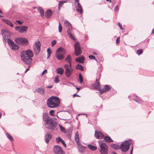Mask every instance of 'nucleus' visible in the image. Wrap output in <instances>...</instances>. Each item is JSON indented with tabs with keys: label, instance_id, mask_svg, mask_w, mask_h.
I'll list each match as a JSON object with an SVG mask.
<instances>
[{
	"label": "nucleus",
	"instance_id": "1",
	"mask_svg": "<svg viewBox=\"0 0 154 154\" xmlns=\"http://www.w3.org/2000/svg\"><path fill=\"white\" fill-rule=\"evenodd\" d=\"M42 118L45 127L48 129L54 130L57 126V124L54 122L53 119L46 112L43 114Z\"/></svg>",
	"mask_w": 154,
	"mask_h": 154
},
{
	"label": "nucleus",
	"instance_id": "2",
	"mask_svg": "<svg viewBox=\"0 0 154 154\" xmlns=\"http://www.w3.org/2000/svg\"><path fill=\"white\" fill-rule=\"evenodd\" d=\"M21 60L26 64H31L32 59L31 57L33 56V52L29 49L26 51H23L21 53Z\"/></svg>",
	"mask_w": 154,
	"mask_h": 154
},
{
	"label": "nucleus",
	"instance_id": "3",
	"mask_svg": "<svg viewBox=\"0 0 154 154\" xmlns=\"http://www.w3.org/2000/svg\"><path fill=\"white\" fill-rule=\"evenodd\" d=\"M48 106L51 108L57 107L60 104L59 99L56 97H52L48 98L47 101Z\"/></svg>",
	"mask_w": 154,
	"mask_h": 154
},
{
	"label": "nucleus",
	"instance_id": "4",
	"mask_svg": "<svg viewBox=\"0 0 154 154\" xmlns=\"http://www.w3.org/2000/svg\"><path fill=\"white\" fill-rule=\"evenodd\" d=\"M100 148V152L101 154H107L108 153V147L106 143H102L101 140L98 141Z\"/></svg>",
	"mask_w": 154,
	"mask_h": 154
},
{
	"label": "nucleus",
	"instance_id": "5",
	"mask_svg": "<svg viewBox=\"0 0 154 154\" xmlns=\"http://www.w3.org/2000/svg\"><path fill=\"white\" fill-rule=\"evenodd\" d=\"M65 49L62 47L59 48L56 52V56L58 60H62L64 58V54L65 53Z\"/></svg>",
	"mask_w": 154,
	"mask_h": 154
},
{
	"label": "nucleus",
	"instance_id": "6",
	"mask_svg": "<svg viewBox=\"0 0 154 154\" xmlns=\"http://www.w3.org/2000/svg\"><path fill=\"white\" fill-rule=\"evenodd\" d=\"M64 25L68 29L67 32L69 37L70 38H75V37L72 34L71 29H72V26L70 23L67 20L64 21Z\"/></svg>",
	"mask_w": 154,
	"mask_h": 154
},
{
	"label": "nucleus",
	"instance_id": "7",
	"mask_svg": "<svg viewBox=\"0 0 154 154\" xmlns=\"http://www.w3.org/2000/svg\"><path fill=\"white\" fill-rule=\"evenodd\" d=\"M131 143V140L123 142L120 145V149L122 151L124 152L128 151L129 149Z\"/></svg>",
	"mask_w": 154,
	"mask_h": 154
},
{
	"label": "nucleus",
	"instance_id": "8",
	"mask_svg": "<svg viewBox=\"0 0 154 154\" xmlns=\"http://www.w3.org/2000/svg\"><path fill=\"white\" fill-rule=\"evenodd\" d=\"M15 29L17 31L20 33H22L27 31L28 27L25 26H19L15 27Z\"/></svg>",
	"mask_w": 154,
	"mask_h": 154
},
{
	"label": "nucleus",
	"instance_id": "9",
	"mask_svg": "<svg viewBox=\"0 0 154 154\" xmlns=\"http://www.w3.org/2000/svg\"><path fill=\"white\" fill-rule=\"evenodd\" d=\"M75 51L76 56H78L82 53L79 43V42H76L74 45Z\"/></svg>",
	"mask_w": 154,
	"mask_h": 154
},
{
	"label": "nucleus",
	"instance_id": "10",
	"mask_svg": "<svg viewBox=\"0 0 154 154\" xmlns=\"http://www.w3.org/2000/svg\"><path fill=\"white\" fill-rule=\"evenodd\" d=\"M41 44L39 41H36L33 46L34 51L35 54H38L40 52L41 49Z\"/></svg>",
	"mask_w": 154,
	"mask_h": 154
},
{
	"label": "nucleus",
	"instance_id": "11",
	"mask_svg": "<svg viewBox=\"0 0 154 154\" xmlns=\"http://www.w3.org/2000/svg\"><path fill=\"white\" fill-rule=\"evenodd\" d=\"M53 150L55 154H65L62 148L59 146H55Z\"/></svg>",
	"mask_w": 154,
	"mask_h": 154
},
{
	"label": "nucleus",
	"instance_id": "12",
	"mask_svg": "<svg viewBox=\"0 0 154 154\" xmlns=\"http://www.w3.org/2000/svg\"><path fill=\"white\" fill-rule=\"evenodd\" d=\"M7 42L10 48L13 50H17L19 49V46L15 44L11 39H7Z\"/></svg>",
	"mask_w": 154,
	"mask_h": 154
},
{
	"label": "nucleus",
	"instance_id": "13",
	"mask_svg": "<svg viewBox=\"0 0 154 154\" xmlns=\"http://www.w3.org/2000/svg\"><path fill=\"white\" fill-rule=\"evenodd\" d=\"M16 43L20 45H27L28 44L27 39H15Z\"/></svg>",
	"mask_w": 154,
	"mask_h": 154
},
{
	"label": "nucleus",
	"instance_id": "14",
	"mask_svg": "<svg viewBox=\"0 0 154 154\" xmlns=\"http://www.w3.org/2000/svg\"><path fill=\"white\" fill-rule=\"evenodd\" d=\"M73 70L72 68H67L65 69V74L66 76L67 77H69L71 75Z\"/></svg>",
	"mask_w": 154,
	"mask_h": 154
},
{
	"label": "nucleus",
	"instance_id": "15",
	"mask_svg": "<svg viewBox=\"0 0 154 154\" xmlns=\"http://www.w3.org/2000/svg\"><path fill=\"white\" fill-rule=\"evenodd\" d=\"M110 88L108 85H105L104 88L102 89H100L98 90L100 92V94H101L103 93L108 91Z\"/></svg>",
	"mask_w": 154,
	"mask_h": 154
},
{
	"label": "nucleus",
	"instance_id": "16",
	"mask_svg": "<svg viewBox=\"0 0 154 154\" xmlns=\"http://www.w3.org/2000/svg\"><path fill=\"white\" fill-rule=\"evenodd\" d=\"M95 136L97 139H102L104 136L103 134L101 131H96L95 132Z\"/></svg>",
	"mask_w": 154,
	"mask_h": 154
},
{
	"label": "nucleus",
	"instance_id": "17",
	"mask_svg": "<svg viewBox=\"0 0 154 154\" xmlns=\"http://www.w3.org/2000/svg\"><path fill=\"white\" fill-rule=\"evenodd\" d=\"M52 135L49 132H47L45 136V142L46 143H48L50 140L51 139Z\"/></svg>",
	"mask_w": 154,
	"mask_h": 154
},
{
	"label": "nucleus",
	"instance_id": "18",
	"mask_svg": "<svg viewBox=\"0 0 154 154\" xmlns=\"http://www.w3.org/2000/svg\"><path fill=\"white\" fill-rule=\"evenodd\" d=\"M1 31L2 35L5 36V38H8L7 36L8 37L11 35L10 32L7 30L2 29Z\"/></svg>",
	"mask_w": 154,
	"mask_h": 154
},
{
	"label": "nucleus",
	"instance_id": "19",
	"mask_svg": "<svg viewBox=\"0 0 154 154\" xmlns=\"http://www.w3.org/2000/svg\"><path fill=\"white\" fill-rule=\"evenodd\" d=\"M85 58L82 56L80 57H78L75 59L76 62L81 63H83L84 62Z\"/></svg>",
	"mask_w": 154,
	"mask_h": 154
},
{
	"label": "nucleus",
	"instance_id": "20",
	"mask_svg": "<svg viewBox=\"0 0 154 154\" xmlns=\"http://www.w3.org/2000/svg\"><path fill=\"white\" fill-rule=\"evenodd\" d=\"M93 87L95 89H99L100 88V83L97 81V79L96 80L94 83L93 85Z\"/></svg>",
	"mask_w": 154,
	"mask_h": 154
},
{
	"label": "nucleus",
	"instance_id": "21",
	"mask_svg": "<svg viewBox=\"0 0 154 154\" xmlns=\"http://www.w3.org/2000/svg\"><path fill=\"white\" fill-rule=\"evenodd\" d=\"M52 12L51 10H47L45 13V16L47 18H49L52 15Z\"/></svg>",
	"mask_w": 154,
	"mask_h": 154
},
{
	"label": "nucleus",
	"instance_id": "22",
	"mask_svg": "<svg viewBox=\"0 0 154 154\" xmlns=\"http://www.w3.org/2000/svg\"><path fill=\"white\" fill-rule=\"evenodd\" d=\"M56 72L57 73L59 74L62 75L63 74L64 70L61 67H59L57 68L56 70Z\"/></svg>",
	"mask_w": 154,
	"mask_h": 154
},
{
	"label": "nucleus",
	"instance_id": "23",
	"mask_svg": "<svg viewBox=\"0 0 154 154\" xmlns=\"http://www.w3.org/2000/svg\"><path fill=\"white\" fill-rule=\"evenodd\" d=\"M45 91V89L43 88H38L36 89L35 91H37L41 94H44Z\"/></svg>",
	"mask_w": 154,
	"mask_h": 154
},
{
	"label": "nucleus",
	"instance_id": "24",
	"mask_svg": "<svg viewBox=\"0 0 154 154\" xmlns=\"http://www.w3.org/2000/svg\"><path fill=\"white\" fill-rule=\"evenodd\" d=\"M103 139L106 142L109 143L113 141V140L112 139L111 137L108 136L104 137Z\"/></svg>",
	"mask_w": 154,
	"mask_h": 154
},
{
	"label": "nucleus",
	"instance_id": "25",
	"mask_svg": "<svg viewBox=\"0 0 154 154\" xmlns=\"http://www.w3.org/2000/svg\"><path fill=\"white\" fill-rule=\"evenodd\" d=\"M88 147L89 149L92 151H94L97 149L96 146L91 144H89L88 146Z\"/></svg>",
	"mask_w": 154,
	"mask_h": 154
},
{
	"label": "nucleus",
	"instance_id": "26",
	"mask_svg": "<svg viewBox=\"0 0 154 154\" xmlns=\"http://www.w3.org/2000/svg\"><path fill=\"white\" fill-rule=\"evenodd\" d=\"M37 10L40 12L41 16L42 17H43L44 16V11L43 9L41 7H39L38 8Z\"/></svg>",
	"mask_w": 154,
	"mask_h": 154
},
{
	"label": "nucleus",
	"instance_id": "27",
	"mask_svg": "<svg viewBox=\"0 0 154 154\" xmlns=\"http://www.w3.org/2000/svg\"><path fill=\"white\" fill-rule=\"evenodd\" d=\"M112 147L115 149H120V146L117 144H112L111 146Z\"/></svg>",
	"mask_w": 154,
	"mask_h": 154
},
{
	"label": "nucleus",
	"instance_id": "28",
	"mask_svg": "<svg viewBox=\"0 0 154 154\" xmlns=\"http://www.w3.org/2000/svg\"><path fill=\"white\" fill-rule=\"evenodd\" d=\"M76 69L82 71H83L84 70L83 66L79 64H77V65L76 67Z\"/></svg>",
	"mask_w": 154,
	"mask_h": 154
},
{
	"label": "nucleus",
	"instance_id": "29",
	"mask_svg": "<svg viewBox=\"0 0 154 154\" xmlns=\"http://www.w3.org/2000/svg\"><path fill=\"white\" fill-rule=\"evenodd\" d=\"M78 148L79 149V151L82 153H83L85 150V147L83 146L78 147Z\"/></svg>",
	"mask_w": 154,
	"mask_h": 154
},
{
	"label": "nucleus",
	"instance_id": "30",
	"mask_svg": "<svg viewBox=\"0 0 154 154\" xmlns=\"http://www.w3.org/2000/svg\"><path fill=\"white\" fill-rule=\"evenodd\" d=\"M5 22L7 24L9 25V26H11L12 27H13V25L10 21L8 20H5Z\"/></svg>",
	"mask_w": 154,
	"mask_h": 154
},
{
	"label": "nucleus",
	"instance_id": "31",
	"mask_svg": "<svg viewBox=\"0 0 154 154\" xmlns=\"http://www.w3.org/2000/svg\"><path fill=\"white\" fill-rule=\"evenodd\" d=\"M59 76L58 75H57L54 78V82L56 83H58L59 82Z\"/></svg>",
	"mask_w": 154,
	"mask_h": 154
},
{
	"label": "nucleus",
	"instance_id": "32",
	"mask_svg": "<svg viewBox=\"0 0 154 154\" xmlns=\"http://www.w3.org/2000/svg\"><path fill=\"white\" fill-rule=\"evenodd\" d=\"M6 135L9 139H10L11 140H13V138L12 136L10 135V134H9L8 133H6Z\"/></svg>",
	"mask_w": 154,
	"mask_h": 154
},
{
	"label": "nucleus",
	"instance_id": "33",
	"mask_svg": "<svg viewBox=\"0 0 154 154\" xmlns=\"http://www.w3.org/2000/svg\"><path fill=\"white\" fill-rule=\"evenodd\" d=\"M78 12L81 14L82 13V7H76Z\"/></svg>",
	"mask_w": 154,
	"mask_h": 154
},
{
	"label": "nucleus",
	"instance_id": "34",
	"mask_svg": "<svg viewBox=\"0 0 154 154\" xmlns=\"http://www.w3.org/2000/svg\"><path fill=\"white\" fill-rule=\"evenodd\" d=\"M47 52L48 53V56L47 59H48L50 57V56L51 54V50L50 49V48H48L47 49Z\"/></svg>",
	"mask_w": 154,
	"mask_h": 154
},
{
	"label": "nucleus",
	"instance_id": "35",
	"mask_svg": "<svg viewBox=\"0 0 154 154\" xmlns=\"http://www.w3.org/2000/svg\"><path fill=\"white\" fill-rule=\"evenodd\" d=\"M79 81L80 83H82L83 82V79L82 77L81 74H79Z\"/></svg>",
	"mask_w": 154,
	"mask_h": 154
},
{
	"label": "nucleus",
	"instance_id": "36",
	"mask_svg": "<svg viewBox=\"0 0 154 154\" xmlns=\"http://www.w3.org/2000/svg\"><path fill=\"white\" fill-rule=\"evenodd\" d=\"M65 60H66L68 61V62H71L72 59H71V58L70 57V56L69 55H68L67 57Z\"/></svg>",
	"mask_w": 154,
	"mask_h": 154
},
{
	"label": "nucleus",
	"instance_id": "37",
	"mask_svg": "<svg viewBox=\"0 0 154 154\" xmlns=\"http://www.w3.org/2000/svg\"><path fill=\"white\" fill-rule=\"evenodd\" d=\"M59 126L60 127V128L61 131L62 132H63L65 133H66V131L65 130V128L64 127H63V126H61L60 125H59Z\"/></svg>",
	"mask_w": 154,
	"mask_h": 154
},
{
	"label": "nucleus",
	"instance_id": "38",
	"mask_svg": "<svg viewBox=\"0 0 154 154\" xmlns=\"http://www.w3.org/2000/svg\"><path fill=\"white\" fill-rule=\"evenodd\" d=\"M58 29L59 32H61L62 31V27L60 22L59 23Z\"/></svg>",
	"mask_w": 154,
	"mask_h": 154
},
{
	"label": "nucleus",
	"instance_id": "39",
	"mask_svg": "<svg viewBox=\"0 0 154 154\" xmlns=\"http://www.w3.org/2000/svg\"><path fill=\"white\" fill-rule=\"evenodd\" d=\"M75 140H79V134L78 132H76L75 134Z\"/></svg>",
	"mask_w": 154,
	"mask_h": 154
},
{
	"label": "nucleus",
	"instance_id": "40",
	"mask_svg": "<svg viewBox=\"0 0 154 154\" xmlns=\"http://www.w3.org/2000/svg\"><path fill=\"white\" fill-rule=\"evenodd\" d=\"M75 141L78 145V147L81 146H82L81 143L79 142V140H75Z\"/></svg>",
	"mask_w": 154,
	"mask_h": 154
},
{
	"label": "nucleus",
	"instance_id": "41",
	"mask_svg": "<svg viewBox=\"0 0 154 154\" xmlns=\"http://www.w3.org/2000/svg\"><path fill=\"white\" fill-rule=\"evenodd\" d=\"M63 2L60 1L59 2V4H58V6H59V10H60V7L62 6L63 4Z\"/></svg>",
	"mask_w": 154,
	"mask_h": 154
},
{
	"label": "nucleus",
	"instance_id": "42",
	"mask_svg": "<svg viewBox=\"0 0 154 154\" xmlns=\"http://www.w3.org/2000/svg\"><path fill=\"white\" fill-rule=\"evenodd\" d=\"M142 52L143 51L142 49H141L138 50L137 51V54L139 55L141 54L142 53Z\"/></svg>",
	"mask_w": 154,
	"mask_h": 154
},
{
	"label": "nucleus",
	"instance_id": "43",
	"mask_svg": "<svg viewBox=\"0 0 154 154\" xmlns=\"http://www.w3.org/2000/svg\"><path fill=\"white\" fill-rule=\"evenodd\" d=\"M89 59L91 60H94L96 61H97L95 57L93 55H90L89 56Z\"/></svg>",
	"mask_w": 154,
	"mask_h": 154
},
{
	"label": "nucleus",
	"instance_id": "44",
	"mask_svg": "<svg viewBox=\"0 0 154 154\" xmlns=\"http://www.w3.org/2000/svg\"><path fill=\"white\" fill-rule=\"evenodd\" d=\"M62 139L60 137H57L56 138V141L57 143H60Z\"/></svg>",
	"mask_w": 154,
	"mask_h": 154
},
{
	"label": "nucleus",
	"instance_id": "45",
	"mask_svg": "<svg viewBox=\"0 0 154 154\" xmlns=\"http://www.w3.org/2000/svg\"><path fill=\"white\" fill-rule=\"evenodd\" d=\"M55 111L54 110H51L49 112V114L51 116H54V112Z\"/></svg>",
	"mask_w": 154,
	"mask_h": 154
},
{
	"label": "nucleus",
	"instance_id": "46",
	"mask_svg": "<svg viewBox=\"0 0 154 154\" xmlns=\"http://www.w3.org/2000/svg\"><path fill=\"white\" fill-rule=\"evenodd\" d=\"M60 142L65 147H66V144L64 141L63 140H62Z\"/></svg>",
	"mask_w": 154,
	"mask_h": 154
},
{
	"label": "nucleus",
	"instance_id": "47",
	"mask_svg": "<svg viewBox=\"0 0 154 154\" xmlns=\"http://www.w3.org/2000/svg\"><path fill=\"white\" fill-rule=\"evenodd\" d=\"M16 22L20 25H22L23 24V22L20 20H17Z\"/></svg>",
	"mask_w": 154,
	"mask_h": 154
},
{
	"label": "nucleus",
	"instance_id": "48",
	"mask_svg": "<svg viewBox=\"0 0 154 154\" xmlns=\"http://www.w3.org/2000/svg\"><path fill=\"white\" fill-rule=\"evenodd\" d=\"M118 25L119 26V28H120V29H122V30L124 29L122 27V24H121V23H118Z\"/></svg>",
	"mask_w": 154,
	"mask_h": 154
},
{
	"label": "nucleus",
	"instance_id": "49",
	"mask_svg": "<svg viewBox=\"0 0 154 154\" xmlns=\"http://www.w3.org/2000/svg\"><path fill=\"white\" fill-rule=\"evenodd\" d=\"M56 43V41L55 40H54L51 43V45L52 46H54Z\"/></svg>",
	"mask_w": 154,
	"mask_h": 154
},
{
	"label": "nucleus",
	"instance_id": "50",
	"mask_svg": "<svg viewBox=\"0 0 154 154\" xmlns=\"http://www.w3.org/2000/svg\"><path fill=\"white\" fill-rule=\"evenodd\" d=\"M76 7H82L81 5L79 3H78L77 4V5L76 4Z\"/></svg>",
	"mask_w": 154,
	"mask_h": 154
},
{
	"label": "nucleus",
	"instance_id": "51",
	"mask_svg": "<svg viewBox=\"0 0 154 154\" xmlns=\"http://www.w3.org/2000/svg\"><path fill=\"white\" fill-rule=\"evenodd\" d=\"M47 70L46 69H45L42 72V75H43L44 74L46 73H47Z\"/></svg>",
	"mask_w": 154,
	"mask_h": 154
},
{
	"label": "nucleus",
	"instance_id": "52",
	"mask_svg": "<svg viewBox=\"0 0 154 154\" xmlns=\"http://www.w3.org/2000/svg\"><path fill=\"white\" fill-rule=\"evenodd\" d=\"M114 10L115 11H116L119 10V7L118 5H117L116 6Z\"/></svg>",
	"mask_w": 154,
	"mask_h": 154
},
{
	"label": "nucleus",
	"instance_id": "53",
	"mask_svg": "<svg viewBox=\"0 0 154 154\" xmlns=\"http://www.w3.org/2000/svg\"><path fill=\"white\" fill-rule=\"evenodd\" d=\"M120 39H116V42L117 44H119L120 42Z\"/></svg>",
	"mask_w": 154,
	"mask_h": 154
},
{
	"label": "nucleus",
	"instance_id": "54",
	"mask_svg": "<svg viewBox=\"0 0 154 154\" xmlns=\"http://www.w3.org/2000/svg\"><path fill=\"white\" fill-rule=\"evenodd\" d=\"M64 67H65V68H68V67H69V65L67 64H65V65H64Z\"/></svg>",
	"mask_w": 154,
	"mask_h": 154
},
{
	"label": "nucleus",
	"instance_id": "55",
	"mask_svg": "<svg viewBox=\"0 0 154 154\" xmlns=\"http://www.w3.org/2000/svg\"><path fill=\"white\" fill-rule=\"evenodd\" d=\"M30 67V66H29V67L28 68H27L26 69V70H25V73H26L27 71L28 70H29V68Z\"/></svg>",
	"mask_w": 154,
	"mask_h": 154
},
{
	"label": "nucleus",
	"instance_id": "56",
	"mask_svg": "<svg viewBox=\"0 0 154 154\" xmlns=\"http://www.w3.org/2000/svg\"><path fill=\"white\" fill-rule=\"evenodd\" d=\"M69 67L68 68H71V62H69Z\"/></svg>",
	"mask_w": 154,
	"mask_h": 154
},
{
	"label": "nucleus",
	"instance_id": "57",
	"mask_svg": "<svg viewBox=\"0 0 154 154\" xmlns=\"http://www.w3.org/2000/svg\"><path fill=\"white\" fill-rule=\"evenodd\" d=\"M53 86L52 85H50L49 86H48L47 87L48 88H51Z\"/></svg>",
	"mask_w": 154,
	"mask_h": 154
},
{
	"label": "nucleus",
	"instance_id": "58",
	"mask_svg": "<svg viewBox=\"0 0 154 154\" xmlns=\"http://www.w3.org/2000/svg\"><path fill=\"white\" fill-rule=\"evenodd\" d=\"M151 34H154V28L153 29L152 31Z\"/></svg>",
	"mask_w": 154,
	"mask_h": 154
},
{
	"label": "nucleus",
	"instance_id": "59",
	"mask_svg": "<svg viewBox=\"0 0 154 154\" xmlns=\"http://www.w3.org/2000/svg\"><path fill=\"white\" fill-rule=\"evenodd\" d=\"M79 0H75V3H76L77 4L78 3H79Z\"/></svg>",
	"mask_w": 154,
	"mask_h": 154
},
{
	"label": "nucleus",
	"instance_id": "60",
	"mask_svg": "<svg viewBox=\"0 0 154 154\" xmlns=\"http://www.w3.org/2000/svg\"><path fill=\"white\" fill-rule=\"evenodd\" d=\"M92 53H93V54H94V55H97V53H96L95 52H92Z\"/></svg>",
	"mask_w": 154,
	"mask_h": 154
},
{
	"label": "nucleus",
	"instance_id": "61",
	"mask_svg": "<svg viewBox=\"0 0 154 154\" xmlns=\"http://www.w3.org/2000/svg\"><path fill=\"white\" fill-rule=\"evenodd\" d=\"M75 96H79V95H78V94H74V95H73V97H75Z\"/></svg>",
	"mask_w": 154,
	"mask_h": 154
},
{
	"label": "nucleus",
	"instance_id": "62",
	"mask_svg": "<svg viewBox=\"0 0 154 154\" xmlns=\"http://www.w3.org/2000/svg\"><path fill=\"white\" fill-rule=\"evenodd\" d=\"M111 154H117L115 152H112Z\"/></svg>",
	"mask_w": 154,
	"mask_h": 154
},
{
	"label": "nucleus",
	"instance_id": "63",
	"mask_svg": "<svg viewBox=\"0 0 154 154\" xmlns=\"http://www.w3.org/2000/svg\"><path fill=\"white\" fill-rule=\"evenodd\" d=\"M76 88L78 90V91L80 90V88Z\"/></svg>",
	"mask_w": 154,
	"mask_h": 154
},
{
	"label": "nucleus",
	"instance_id": "64",
	"mask_svg": "<svg viewBox=\"0 0 154 154\" xmlns=\"http://www.w3.org/2000/svg\"><path fill=\"white\" fill-rule=\"evenodd\" d=\"M132 151H133V148L132 147V149H131V154H132Z\"/></svg>",
	"mask_w": 154,
	"mask_h": 154
}]
</instances>
